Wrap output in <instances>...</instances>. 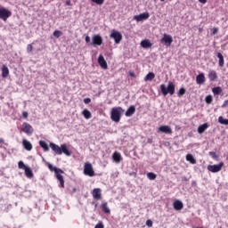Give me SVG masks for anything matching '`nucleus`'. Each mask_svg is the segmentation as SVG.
I'll return each instance as SVG.
<instances>
[{
    "instance_id": "nucleus-1",
    "label": "nucleus",
    "mask_w": 228,
    "mask_h": 228,
    "mask_svg": "<svg viewBox=\"0 0 228 228\" xmlns=\"http://www.w3.org/2000/svg\"><path fill=\"white\" fill-rule=\"evenodd\" d=\"M50 148L57 156H61V154H65V156H68V157L72 156V151L69 149V146H67L66 143L59 146L54 142H50Z\"/></svg>"
},
{
    "instance_id": "nucleus-2",
    "label": "nucleus",
    "mask_w": 228,
    "mask_h": 228,
    "mask_svg": "<svg viewBox=\"0 0 228 228\" xmlns=\"http://www.w3.org/2000/svg\"><path fill=\"white\" fill-rule=\"evenodd\" d=\"M46 165L51 172H54L56 179L59 181L61 187L65 188V180H63V175H61V174H65V172H63V170L61 168L52 166V164L49 162H47Z\"/></svg>"
},
{
    "instance_id": "nucleus-3",
    "label": "nucleus",
    "mask_w": 228,
    "mask_h": 228,
    "mask_svg": "<svg viewBox=\"0 0 228 228\" xmlns=\"http://www.w3.org/2000/svg\"><path fill=\"white\" fill-rule=\"evenodd\" d=\"M122 113H124V109L122 107H114L110 111V118L113 122H120L122 118Z\"/></svg>"
},
{
    "instance_id": "nucleus-4",
    "label": "nucleus",
    "mask_w": 228,
    "mask_h": 228,
    "mask_svg": "<svg viewBox=\"0 0 228 228\" xmlns=\"http://www.w3.org/2000/svg\"><path fill=\"white\" fill-rule=\"evenodd\" d=\"M84 174L89 177H94L95 175V171H94V167L90 162H87L84 166Z\"/></svg>"
},
{
    "instance_id": "nucleus-5",
    "label": "nucleus",
    "mask_w": 228,
    "mask_h": 228,
    "mask_svg": "<svg viewBox=\"0 0 228 228\" xmlns=\"http://www.w3.org/2000/svg\"><path fill=\"white\" fill-rule=\"evenodd\" d=\"M21 131L22 133H25V134L31 136V134H33V133L35 132V129L31 125H29V123L24 122L21 125Z\"/></svg>"
},
{
    "instance_id": "nucleus-6",
    "label": "nucleus",
    "mask_w": 228,
    "mask_h": 228,
    "mask_svg": "<svg viewBox=\"0 0 228 228\" xmlns=\"http://www.w3.org/2000/svg\"><path fill=\"white\" fill-rule=\"evenodd\" d=\"M10 17H12V12H10V10H8L4 7L0 8V19L6 22V20H8V19H10Z\"/></svg>"
},
{
    "instance_id": "nucleus-7",
    "label": "nucleus",
    "mask_w": 228,
    "mask_h": 228,
    "mask_svg": "<svg viewBox=\"0 0 228 228\" xmlns=\"http://www.w3.org/2000/svg\"><path fill=\"white\" fill-rule=\"evenodd\" d=\"M110 38H113L115 44H120L122 42V34L117 30H112Z\"/></svg>"
},
{
    "instance_id": "nucleus-8",
    "label": "nucleus",
    "mask_w": 228,
    "mask_h": 228,
    "mask_svg": "<svg viewBox=\"0 0 228 228\" xmlns=\"http://www.w3.org/2000/svg\"><path fill=\"white\" fill-rule=\"evenodd\" d=\"M161 92L163 94L164 96L168 95V94H170V95H174V94H175V86H161Z\"/></svg>"
},
{
    "instance_id": "nucleus-9",
    "label": "nucleus",
    "mask_w": 228,
    "mask_h": 228,
    "mask_svg": "<svg viewBox=\"0 0 228 228\" xmlns=\"http://www.w3.org/2000/svg\"><path fill=\"white\" fill-rule=\"evenodd\" d=\"M224 167V162H220L218 165H210L208 167V170L212 172L213 174H216V172H220L222 167Z\"/></svg>"
},
{
    "instance_id": "nucleus-10",
    "label": "nucleus",
    "mask_w": 228,
    "mask_h": 228,
    "mask_svg": "<svg viewBox=\"0 0 228 228\" xmlns=\"http://www.w3.org/2000/svg\"><path fill=\"white\" fill-rule=\"evenodd\" d=\"M160 42L162 44H165V45H172V42H174V38H172V36L168 34H164L163 38H161Z\"/></svg>"
},
{
    "instance_id": "nucleus-11",
    "label": "nucleus",
    "mask_w": 228,
    "mask_h": 228,
    "mask_svg": "<svg viewBox=\"0 0 228 228\" xmlns=\"http://www.w3.org/2000/svg\"><path fill=\"white\" fill-rule=\"evenodd\" d=\"M151 17V14L149 12H142L139 15L134 16V20H136L137 22H142V20H147Z\"/></svg>"
},
{
    "instance_id": "nucleus-12",
    "label": "nucleus",
    "mask_w": 228,
    "mask_h": 228,
    "mask_svg": "<svg viewBox=\"0 0 228 228\" xmlns=\"http://www.w3.org/2000/svg\"><path fill=\"white\" fill-rule=\"evenodd\" d=\"M91 45H102V37L101 35L93 36Z\"/></svg>"
},
{
    "instance_id": "nucleus-13",
    "label": "nucleus",
    "mask_w": 228,
    "mask_h": 228,
    "mask_svg": "<svg viewBox=\"0 0 228 228\" xmlns=\"http://www.w3.org/2000/svg\"><path fill=\"white\" fill-rule=\"evenodd\" d=\"M92 195H93V198L95 199V200H101V199H102V194L101 193L100 188L94 189Z\"/></svg>"
},
{
    "instance_id": "nucleus-14",
    "label": "nucleus",
    "mask_w": 228,
    "mask_h": 228,
    "mask_svg": "<svg viewBox=\"0 0 228 228\" xmlns=\"http://www.w3.org/2000/svg\"><path fill=\"white\" fill-rule=\"evenodd\" d=\"M173 208L175 209V211H181V209L184 208V204H183V201L176 200L173 203Z\"/></svg>"
},
{
    "instance_id": "nucleus-15",
    "label": "nucleus",
    "mask_w": 228,
    "mask_h": 228,
    "mask_svg": "<svg viewBox=\"0 0 228 228\" xmlns=\"http://www.w3.org/2000/svg\"><path fill=\"white\" fill-rule=\"evenodd\" d=\"M22 145L25 151H33V144H31V142L28 141L27 139L22 140Z\"/></svg>"
},
{
    "instance_id": "nucleus-16",
    "label": "nucleus",
    "mask_w": 228,
    "mask_h": 228,
    "mask_svg": "<svg viewBox=\"0 0 228 228\" xmlns=\"http://www.w3.org/2000/svg\"><path fill=\"white\" fill-rule=\"evenodd\" d=\"M98 63L102 69H108V62H106V60L104 59V56L102 54L98 57Z\"/></svg>"
},
{
    "instance_id": "nucleus-17",
    "label": "nucleus",
    "mask_w": 228,
    "mask_h": 228,
    "mask_svg": "<svg viewBox=\"0 0 228 228\" xmlns=\"http://www.w3.org/2000/svg\"><path fill=\"white\" fill-rule=\"evenodd\" d=\"M208 79L209 81H216L218 79V74L215 71V69H210L208 71Z\"/></svg>"
},
{
    "instance_id": "nucleus-18",
    "label": "nucleus",
    "mask_w": 228,
    "mask_h": 228,
    "mask_svg": "<svg viewBox=\"0 0 228 228\" xmlns=\"http://www.w3.org/2000/svg\"><path fill=\"white\" fill-rule=\"evenodd\" d=\"M159 131L165 133V134H172V128L168 126H160Z\"/></svg>"
},
{
    "instance_id": "nucleus-19",
    "label": "nucleus",
    "mask_w": 228,
    "mask_h": 228,
    "mask_svg": "<svg viewBox=\"0 0 228 228\" xmlns=\"http://www.w3.org/2000/svg\"><path fill=\"white\" fill-rule=\"evenodd\" d=\"M196 83L198 85H204V83H206V76L204 75V73H200L196 77Z\"/></svg>"
},
{
    "instance_id": "nucleus-20",
    "label": "nucleus",
    "mask_w": 228,
    "mask_h": 228,
    "mask_svg": "<svg viewBox=\"0 0 228 228\" xmlns=\"http://www.w3.org/2000/svg\"><path fill=\"white\" fill-rule=\"evenodd\" d=\"M136 111V108L134 107V105H131L127 110L126 111V117H133V115H134V112Z\"/></svg>"
},
{
    "instance_id": "nucleus-21",
    "label": "nucleus",
    "mask_w": 228,
    "mask_h": 228,
    "mask_svg": "<svg viewBox=\"0 0 228 228\" xmlns=\"http://www.w3.org/2000/svg\"><path fill=\"white\" fill-rule=\"evenodd\" d=\"M101 208L103 211V213H105V215H110L111 213V210L108 207V202L102 203Z\"/></svg>"
},
{
    "instance_id": "nucleus-22",
    "label": "nucleus",
    "mask_w": 228,
    "mask_h": 228,
    "mask_svg": "<svg viewBox=\"0 0 228 228\" xmlns=\"http://www.w3.org/2000/svg\"><path fill=\"white\" fill-rule=\"evenodd\" d=\"M141 45L143 47V49H149V47H152V43H151L149 39H144L141 42Z\"/></svg>"
},
{
    "instance_id": "nucleus-23",
    "label": "nucleus",
    "mask_w": 228,
    "mask_h": 228,
    "mask_svg": "<svg viewBox=\"0 0 228 228\" xmlns=\"http://www.w3.org/2000/svg\"><path fill=\"white\" fill-rule=\"evenodd\" d=\"M208 127H209V124H208V123H204L203 125H200L198 127V133L200 134H202V133H204V131H206V129H208Z\"/></svg>"
},
{
    "instance_id": "nucleus-24",
    "label": "nucleus",
    "mask_w": 228,
    "mask_h": 228,
    "mask_svg": "<svg viewBox=\"0 0 228 228\" xmlns=\"http://www.w3.org/2000/svg\"><path fill=\"white\" fill-rule=\"evenodd\" d=\"M216 57L219 59V67H224L225 65V61L224 60V55L221 53H217Z\"/></svg>"
},
{
    "instance_id": "nucleus-25",
    "label": "nucleus",
    "mask_w": 228,
    "mask_h": 228,
    "mask_svg": "<svg viewBox=\"0 0 228 228\" xmlns=\"http://www.w3.org/2000/svg\"><path fill=\"white\" fill-rule=\"evenodd\" d=\"M39 145L45 152H49V146L45 141H39Z\"/></svg>"
},
{
    "instance_id": "nucleus-26",
    "label": "nucleus",
    "mask_w": 228,
    "mask_h": 228,
    "mask_svg": "<svg viewBox=\"0 0 228 228\" xmlns=\"http://www.w3.org/2000/svg\"><path fill=\"white\" fill-rule=\"evenodd\" d=\"M8 74H10V69H8V67H6V65H3V67H2V77H8Z\"/></svg>"
},
{
    "instance_id": "nucleus-27",
    "label": "nucleus",
    "mask_w": 228,
    "mask_h": 228,
    "mask_svg": "<svg viewBox=\"0 0 228 228\" xmlns=\"http://www.w3.org/2000/svg\"><path fill=\"white\" fill-rule=\"evenodd\" d=\"M112 158L117 163H120V161H122V156H120V153L118 152H114Z\"/></svg>"
},
{
    "instance_id": "nucleus-28",
    "label": "nucleus",
    "mask_w": 228,
    "mask_h": 228,
    "mask_svg": "<svg viewBox=\"0 0 228 228\" xmlns=\"http://www.w3.org/2000/svg\"><path fill=\"white\" fill-rule=\"evenodd\" d=\"M24 170L26 177L31 179V177H33V170H31V167H27Z\"/></svg>"
},
{
    "instance_id": "nucleus-29",
    "label": "nucleus",
    "mask_w": 228,
    "mask_h": 228,
    "mask_svg": "<svg viewBox=\"0 0 228 228\" xmlns=\"http://www.w3.org/2000/svg\"><path fill=\"white\" fill-rule=\"evenodd\" d=\"M82 115L85 117V118H86L87 120L89 118H92V112H90V110H88V109H85L82 111Z\"/></svg>"
},
{
    "instance_id": "nucleus-30",
    "label": "nucleus",
    "mask_w": 228,
    "mask_h": 228,
    "mask_svg": "<svg viewBox=\"0 0 228 228\" xmlns=\"http://www.w3.org/2000/svg\"><path fill=\"white\" fill-rule=\"evenodd\" d=\"M186 160L190 161L191 165H195L197 163V160L195 159V158H193V155L191 154L186 155Z\"/></svg>"
},
{
    "instance_id": "nucleus-31",
    "label": "nucleus",
    "mask_w": 228,
    "mask_h": 228,
    "mask_svg": "<svg viewBox=\"0 0 228 228\" xmlns=\"http://www.w3.org/2000/svg\"><path fill=\"white\" fill-rule=\"evenodd\" d=\"M154 77H156V75L154 74V72H150L144 77V81H152V79H154Z\"/></svg>"
},
{
    "instance_id": "nucleus-32",
    "label": "nucleus",
    "mask_w": 228,
    "mask_h": 228,
    "mask_svg": "<svg viewBox=\"0 0 228 228\" xmlns=\"http://www.w3.org/2000/svg\"><path fill=\"white\" fill-rule=\"evenodd\" d=\"M219 124H223V126H228V119L224 118V117L220 116L218 118Z\"/></svg>"
},
{
    "instance_id": "nucleus-33",
    "label": "nucleus",
    "mask_w": 228,
    "mask_h": 228,
    "mask_svg": "<svg viewBox=\"0 0 228 228\" xmlns=\"http://www.w3.org/2000/svg\"><path fill=\"white\" fill-rule=\"evenodd\" d=\"M212 92H213L214 95H220V94H222V88H220V87H214L212 89Z\"/></svg>"
},
{
    "instance_id": "nucleus-34",
    "label": "nucleus",
    "mask_w": 228,
    "mask_h": 228,
    "mask_svg": "<svg viewBox=\"0 0 228 228\" xmlns=\"http://www.w3.org/2000/svg\"><path fill=\"white\" fill-rule=\"evenodd\" d=\"M147 177H148V179H150V181H154L156 179L157 175H156V174L150 172V173H147Z\"/></svg>"
},
{
    "instance_id": "nucleus-35",
    "label": "nucleus",
    "mask_w": 228,
    "mask_h": 228,
    "mask_svg": "<svg viewBox=\"0 0 228 228\" xmlns=\"http://www.w3.org/2000/svg\"><path fill=\"white\" fill-rule=\"evenodd\" d=\"M185 94H186V89H184V87H182L178 92V97H183V95H184Z\"/></svg>"
},
{
    "instance_id": "nucleus-36",
    "label": "nucleus",
    "mask_w": 228,
    "mask_h": 228,
    "mask_svg": "<svg viewBox=\"0 0 228 228\" xmlns=\"http://www.w3.org/2000/svg\"><path fill=\"white\" fill-rule=\"evenodd\" d=\"M18 167L19 168L22 169V170H25L28 167L24 164V162L22 160H20L19 163H18Z\"/></svg>"
},
{
    "instance_id": "nucleus-37",
    "label": "nucleus",
    "mask_w": 228,
    "mask_h": 228,
    "mask_svg": "<svg viewBox=\"0 0 228 228\" xmlns=\"http://www.w3.org/2000/svg\"><path fill=\"white\" fill-rule=\"evenodd\" d=\"M205 101H206L207 104H211V103L213 102V96L208 95V96L205 98Z\"/></svg>"
},
{
    "instance_id": "nucleus-38",
    "label": "nucleus",
    "mask_w": 228,
    "mask_h": 228,
    "mask_svg": "<svg viewBox=\"0 0 228 228\" xmlns=\"http://www.w3.org/2000/svg\"><path fill=\"white\" fill-rule=\"evenodd\" d=\"M61 35H63V33H61V31H60V30H55L53 32V37H55V38H60V37H61Z\"/></svg>"
},
{
    "instance_id": "nucleus-39",
    "label": "nucleus",
    "mask_w": 228,
    "mask_h": 228,
    "mask_svg": "<svg viewBox=\"0 0 228 228\" xmlns=\"http://www.w3.org/2000/svg\"><path fill=\"white\" fill-rule=\"evenodd\" d=\"M208 154L211 156V158H213V159H216V158H218V156H216V152L215 151H210Z\"/></svg>"
},
{
    "instance_id": "nucleus-40",
    "label": "nucleus",
    "mask_w": 228,
    "mask_h": 228,
    "mask_svg": "<svg viewBox=\"0 0 228 228\" xmlns=\"http://www.w3.org/2000/svg\"><path fill=\"white\" fill-rule=\"evenodd\" d=\"M93 3L96 4H104V0H91Z\"/></svg>"
},
{
    "instance_id": "nucleus-41",
    "label": "nucleus",
    "mask_w": 228,
    "mask_h": 228,
    "mask_svg": "<svg viewBox=\"0 0 228 228\" xmlns=\"http://www.w3.org/2000/svg\"><path fill=\"white\" fill-rule=\"evenodd\" d=\"M33 51V45H27V53H31Z\"/></svg>"
},
{
    "instance_id": "nucleus-42",
    "label": "nucleus",
    "mask_w": 228,
    "mask_h": 228,
    "mask_svg": "<svg viewBox=\"0 0 228 228\" xmlns=\"http://www.w3.org/2000/svg\"><path fill=\"white\" fill-rule=\"evenodd\" d=\"M94 228H104V224H102V221H100L95 226Z\"/></svg>"
},
{
    "instance_id": "nucleus-43",
    "label": "nucleus",
    "mask_w": 228,
    "mask_h": 228,
    "mask_svg": "<svg viewBox=\"0 0 228 228\" xmlns=\"http://www.w3.org/2000/svg\"><path fill=\"white\" fill-rule=\"evenodd\" d=\"M90 102H92V99H90V98L84 99V103L85 104H90Z\"/></svg>"
},
{
    "instance_id": "nucleus-44",
    "label": "nucleus",
    "mask_w": 228,
    "mask_h": 228,
    "mask_svg": "<svg viewBox=\"0 0 228 228\" xmlns=\"http://www.w3.org/2000/svg\"><path fill=\"white\" fill-rule=\"evenodd\" d=\"M217 33H218V28H216V27L213 28L212 34L216 35Z\"/></svg>"
},
{
    "instance_id": "nucleus-45",
    "label": "nucleus",
    "mask_w": 228,
    "mask_h": 228,
    "mask_svg": "<svg viewBox=\"0 0 228 228\" xmlns=\"http://www.w3.org/2000/svg\"><path fill=\"white\" fill-rule=\"evenodd\" d=\"M28 111H23L22 112V117H23V118H28Z\"/></svg>"
},
{
    "instance_id": "nucleus-46",
    "label": "nucleus",
    "mask_w": 228,
    "mask_h": 228,
    "mask_svg": "<svg viewBox=\"0 0 228 228\" xmlns=\"http://www.w3.org/2000/svg\"><path fill=\"white\" fill-rule=\"evenodd\" d=\"M146 225H147L148 227H152V222H151V220H147V221H146Z\"/></svg>"
},
{
    "instance_id": "nucleus-47",
    "label": "nucleus",
    "mask_w": 228,
    "mask_h": 228,
    "mask_svg": "<svg viewBox=\"0 0 228 228\" xmlns=\"http://www.w3.org/2000/svg\"><path fill=\"white\" fill-rule=\"evenodd\" d=\"M227 106H228V100H225L224 102V104L222 105V108H227Z\"/></svg>"
},
{
    "instance_id": "nucleus-48",
    "label": "nucleus",
    "mask_w": 228,
    "mask_h": 228,
    "mask_svg": "<svg viewBox=\"0 0 228 228\" xmlns=\"http://www.w3.org/2000/svg\"><path fill=\"white\" fill-rule=\"evenodd\" d=\"M67 6H72V2L70 0H66Z\"/></svg>"
},
{
    "instance_id": "nucleus-49",
    "label": "nucleus",
    "mask_w": 228,
    "mask_h": 228,
    "mask_svg": "<svg viewBox=\"0 0 228 228\" xmlns=\"http://www.w3.org/2000/svg\"><path fill=\"white\" fill-rule=\"evenodd\" d=\"M129 76H130L131 77H136V75H135L134 72H133V71H129Z\"/></svg>"
},
{
    "instance_id": "nucleus-50",
    "label": "nucleus",
    "mask_w": 228,
    "mask_h": 228,
    "mask_svg": "<svg viewBox=\"0 0 228 228\" xmlns=\"http://www.w3.org/2000/svg\"><path fill=\"white\" fill-rule=\"evenodd\" d=\"M86 44H90V37L89 36L86 37Z\"/></svg>"
},
{
    "instance_id": "nucleus-51",
    "label": "nucleus",
    "mask_w": 228,
    "mask_h": 228,
    "mask_svg": "<svg viewBox=\"0 0 228 228\" xmlns=\"http://www.w3.org/2000/svg\"><path fill=\"white\" fill-rule=\"evenodd\" d=\"M199 3H201V4H206V3H208V0H199Z\"/></svg>"
},
{
    "instance_id": "nucleus-52",
    "label": "nucleus",
    "mask_w": 228,
    "mask_h": 228,
    "mask_svg": "<svg viewBox=\"0 0 228 228\" xmlns=\"http://www.w3.org/2000/svg\"><path fill=\"white\" fill-rule=\"evenodd\" d=\"M3 143H4V139L0 138V147H1V145H3Z\"/></svg>"
},
{
    "instance_id": "nucleus-53",
    "label": "nucleus",
    "mask_w": 228,
    "mask_h": 228,
    "mask_svg": "<svg viewBox=\"0 0 228 228\" xmlns=\"http://www.w3.org/2000/svg\"><path fill=\"white\" fill-rule=\"evenodd\" d=\"M148 143H152V139H149Z\"/></svg>"
},
{
    "instance_id": "nucleus-54",
    "label": "nucleus",
    "mask_w": 228,
    "mask_h": 228,
    "mask_svg": "<svg viewBox=\"0 0 228 228\" xmlns=\"http://www.w3.org/2000/svg\"><path fill=\"white\" fill-rule=\"evenodd\" d=\"M130 175H136V173H130Z\"/></svg>"
},
{
    "instance_id": "nucleus-55",
    "label": "nucleus",
    "mask_w": 228,
    "mask_h": 228,
    "mask_svg": "<svg viewBox=\"0 0 228 228\" xmlns=\"http://www.w3.org/2000/svg\"><path fill=\"white\" fill-rule=\"evenodd\" d=\"M168 86H174V84L170 83V84L168 85Z\"/></svg>"
},
{
    "instance_id": "nucleus-56",
    "label": "nucleus",
    "mask_w": 228,
    "mask_h": 228,
    "mask_svg": "<svg viewBox=\"0 0 228 228\" xmlns=\"http://www.w3.org/2000/svg\"><path fill=\"white\" fill-rule=\"evenodd\" d=\"M94 208H97V204L94 205Z\"/></svg>"
},
{
    "instance_id": "nucleus-57",
    "label": "nucleus",
    "mask_w": 228,
    "mask_h": 228,
    "mask_svg": "<svg viewBox=\"0 0 228 228\" xmlns=\"http://www.w3.org/2000/svg\"><path fill=\"white\" fill-rule=\"evenodd\" d=\"M160 86H165V85L162 84Z\"/></svg>"
},
{
    "instance_id": "nucleus-58",
    "label": "nucleus",
    "mask_w": 228,
    "mask_h": 228,
    "mask_svg": "<svg viewBox=\"0 0 228 228\" xmlns=\"http://www.w3.org/2000/svg\"><path fill=\"white\" fill-rule=\"evenodd\" d=\"M160 1H162V2H163V1H165V0H160Z\"/></svg>"
}]
</instances>
